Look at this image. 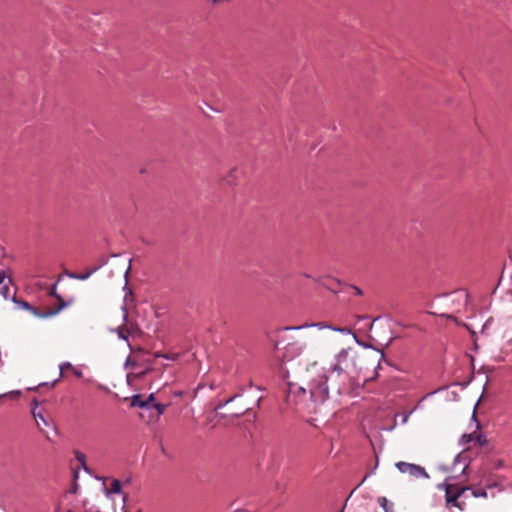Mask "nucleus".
Instances as JSON below:
<instances>
[{"label": "nucleus", "instance_id": "1", "mask_svg": "<svg viewBox=\"0 0 512 512\" xmlns=\"http://www.w3.org/2000/svg\"><path fill=\"white\" fill-rule=\"evenodd\" d=\"M306 378L309 380L306 387L296 384L289 385L288 400L292 395L298 396L301 401L308 396L315 403H323L329 397V392L335 395H345L360 387L358 378L330 367L318 379H311L310 375H307Z\"/></svg>", "mask_w": 512, "mask_h": 512}, {"label": "nucleus", "instance_id": "2", "mask_svg": "<svg viewBox=\"0 0 512 512\" xmlns=\"http://www.w3.org/2000/svg\"><path fill=\"white\" fill-rule=\"evenodd\" d=\"M329 367L358 378L362 370V355L354 347L342 348L334 355Z\"/></svg>", "mask_w": 512, "mask_h": 512}, {"label": "nucleus", "instance_id": "3", "mask_svg": "<svg viewBox=\"0 0 512 512\" xmlns=\"http://www.w3.org/2000/svg\"><path fill=\"white\" fill-rule=\"evenodd\" d=\"M437 488L445 491V501L447 507H456L460 510L464 509L465 503L460 502L459 498L467 490L466 487H462L457 484L441 483L437 485Z\"/></svg>", "mask_w": 512, "mask_h": 512}, {"label": "nucleus", "instance_id": "4", "mask_svg": "<svg viewBox=\"0 0 512 512\" xmlns=\"http://www.w3.org/2000/svg\"><path fill=\"white\" fill-rule=\"evenodd\" d=\"M395 466L401 473L408 474L413 478H429L425 468L420 465L400 461Z\"/></svg>", "mask_w": 512, "mask_h": 512}, {"label": "nucleus", "instance_id": "5", "mask_svg": "<svg viewBox=\"0 0 512 512\" xmlns=\"http://www.w3.org/2000/svg\"><path fill=\"white\" fill-rule=\"evenodd\" d=\"M56 286H57V284H54L51 287L49 295L54 296L55 298H57V300L59 301V305L56 308H48V309H46V311L43 312L42 315H40V317H42V318L52 317V316L58 314L66 306L65 301L61 298V296H59L57 294Z\"/></svg>", "mask_w": 512, "mask_h": 512}, {"label": "nucleus", "instance_id": "6", "mask_svg": "<svg viewBox=\"0 0 512 512\" xmlns=\"http://www.w3.org/2000/svg\"><path fill=\"white\" fill-rule=\"evenodd\" d=\"M107 263V259L102 257L97 265L91 267V268H87L83 273H67V276L72 278V279H77V280H86L88 279L92 274H94L96 271H98L102 266H104L105 264Z\"/></svg>", "mask_w": 512, "mask_h": 512}, {"label": "nucleus", "instance_id": "7", "mask_svg": "<svg viewBox=\"0 0 512 512\" xmlns=\"http://www.w3.org/2000/svg\"><path fill=\"white\" fill-rule=\"evenodd\" d=\"M476 442L479 446H484L487 444V438L481 433H471V434H464L462 436V442L464 444L470 443V442Z\"/></svg>", "mask_w": 512, "mask_h": 512}, {"label": "nucleus", "instance_id": "8", "mask_svg": "<svg viewBox=\"0 0 512 512\" xmlns=\"http://www.w3.org/2000/svg\"><path fill=\"white\" fill-rule=\"evenodd\" d=\"M10 284L11 279L6 277L4 271H0V294L3 295L5 299L10 297Z\"/></svg>", "mask_w": 512, "mask_h": 512}, {"label": "nucleus", "instance_id": "9", "mask_svg": "<svg viewBox=\"0 0 512 512\" xmlns=\"http://www.w3.org/2000/svg\"><path fill=\"white\" fill-rule=\"evenodd\" d=\"M32 414L36 421L38 429L41 432H44V427L50 426V422L43 416L41 412H37L35 409L33 410Z\"/></svg>", "mask_w": 512, "mask_h": 512}, {"label": "nucleus", "instance_id": "10", "mask_svg": "<svg viewBox=\"0 0 512 512\" xmlns=\"http://www.w3.org/2000/svg\"><path fill=\"white\" fill-rule=\"evenodd\" d=\"M312 326H316L318 327L319 329H323V328H329L333 331H337V332H340L346 336L352 334L351 333V330L349 328H346V327H341V328H338V327H334L330 324H326V323H323V322H320V323H317V324H313Z\"/></svg>", "mask_w": 512, "mask_h": 512}, {"label": "nucleus", "instance_id": "11", "mask_svg": "<svg viewBox=\"0 0 512 512\" xmlns=\"http://www.w3.org/2000/svg\"><path fill=\"white\" fill-rule=\"evenodd\" d=\"M13 301L17 304V306L20 308V309H25V310H29L31 311L34 315L40 317V315H42V313H38L37 310L35 308H33L27 301H24V300H16L15 297L13 296Z\"/></svg>", "mask_w": 512, "mask_h": 512}, {"label": "nucleus", "instance_id": "12", "mask_svg": "<svg viewBox=\"0 0 512 512\" xmlns=\"http://www.w3.org/2000/svg\"><path fill=\"white\" fill-rule=\"evenodd\" d=\"M131 405L133 407L149 408V402L145 401L141 395H134L131 399Z\"/></svg>", "mask_w": 512, "mask_h": 512}, {"label": "nucleus", "instance_id": "13", "mask_svg": "<svg viewBox=\"0 0 512 512\" xmlns=\"http://www.w3.org/2000/svg\"><path fill=\"white\" fill-rule=\"evenodd\" d=\"M122 483L118 479H113L110 487L108 489V493H121Z\"/></svg>", "mask_w": 512, "mask_h": 512}, {"label": "nucleus", "instance_id": "14", "mask_svg": "<svg viewBox=\"0 0 512 512\" xmlns=\"http://www.w3.org/2000/svg\"><path fill=\"white\" fill-rule=\"evenodd\" d=\"M378 503L385 512H393V504L390 503L386 497H380Z\"/></svg>", "mask_w": 512, "mask_h": 512}, {"label": "nucleus", "instance_id": "15", "mask_svg": "<svg viewBox=\"0 0 512 512\" xmlns=\"http://www.w3.org/2000/svg\"><path fill=\"white\" fill-rule=\"evenodd\" d=\"M440 317H443V318H447V319H451L453 320L457 325L459 326H465L468 328V326L466 324H464L463 322L459 321L457 317H455L453 314H446V313H442V314H439Z\"/></svg>", "mask_w": 512, "mask_h": 512}, {"label": "nucleus", "instance_id": "16", "mask_svg": "<svg viewBox=\"0 0 512 512\" xmlns=\"http://www.w3.org/2000/svg\"><path fill=\"white\" fill-rule=\"evenodd\" d=\"M124 302H125V306L123 307V310H124V317L126 318L127 317V308H126V306L128 305L129 302H133V294L131 293V291L126 293V295L124 297Z\"/></svg>", "mask_w": 512, "mask_h": 512}, {"label": "nucleus", "instance_id": "17", "mask_svg": "<svg viewBox=\"0 0 512 512\" xmlns=\"http://www.w3.org/2000/svg\"><path fill=\"white\" fill-rule=\"evenodd\" d=\"M469 299V294L466 292H461L456 295L455 301L457 302H463L465 305L467 304Z\"/></svg>", "mask_w": 512, "mask_h": 512}, {"label": "nucleus", "instance_id": "18", "mask_svg": "<svg viewBox=\"0 0 512 512\" xmlns=\"http://www.w3.org/2000/svg\"><path fill=\"white\" fill-rule=\"evenodd\" d=\"M249 410H251V407L247 405H242L237 411L233 413V416L239 417L247 413Z\"/></svg>", "mask_w": 512, "mask_h": 512}, {"label": "nucleus", "instance_id": "19", "mask_svg": "<svg viewBox=\"0 0 512 512\" xmlns=\"http://www.w3.org/2000/svg\"><path fill=\"white\" fill-rule=\"evenodd\" d=\"M167 405L160 404V403H154L151 408H154L157 411V415L160 416L164 413L166 410Z\"/></svg>", "mask_w": 512, "mask_h": 512}, {"label": "nucleus", "instance_id": "20", "mask_svg": "<svg viewBox=\"0 0 512 512\" xmlns=\"http://www.w3.org/2000/svg\"><path fill=\"white\" fill-rule=\"evenodd\" d=\"M129 329L126 327L118 328V336L124 340L128 339Z\"/></svg>", "mask_w": 512, "mask_h": 512}, {"label": "nucleus", "instance_id": "21", "mask_svg": "<svg viewBox=\"0 0 512 512\" xmlns=\"http://www.w3.org/2000/svg\"><path fill=\"white\" fill-rule=\"evenodd\" d=\"M20 395V392L19 391H11L9 393H5V394H2L0 395V400L2 398H6V397H9V398H12V399H17Z\"/></svg>", "mask_w": 512, "mask_h": 512}, {"label": "nucleus", "instance_id": "22", "mask_svg": "<svg viewBox=\"0 0 512 512\" xmlns=\"http://www.w3.org/2000/svg\"><path fill=\"white\" fill-rule=\"evenodd\" d=\"M238 397V395H234L232 397H230L228 400H226L224 403H219L217 406H216V410L218 409H221L223 408L225 405H227L228 403L234 401V399Z\"/></svg>", "mask_w": 512, "mask_h": 512}, {"label": "nucleus", "instance_id": "23", "mask_svg": "<svg viewBox=\"0 0 512 512\" xmlns=\"http://www.w3.org/2000/svg\"><path fill=\"white\" fill-rule=\"evenodd\" d=\"M66 369H70L72 370L73 369V366L71 363L69 362H66V363H63L60 365V371H61V374L66 370Z\"/></svg>", "mask_w": 512, "mask_h": 512}, {"label": "nucleus", "instance_id": "24", "mask_svg": "<svg viewBox=\"0 0 512 512\" xmlns=\"http://www.w3.org/2000/svg\"><path fill=\"white\" fill-rule=\"evenodd\" d=\"M76 459L84 466L86 456L83 453L77 452L76 453Z\"/></svg>", "mask_w": 512, "mask_h": 512}, {"label": "nucleus", "instance_id": "25", "mask_svg": "<svg viewBox=\"0 0 512 512\" xmlns=\"http://www.w3.org/2000/svg\"><path fill=\"white\" fill-rule=\"evenodd\" d=\"M56 512H77L73 508H62L61 506L57 508Z\"/></svg>", "mask_w": 512, "mask_h": 512}, {"label": "nucleus", "instance_id": "26", "mask_svg": "<svg viewBox=\"0 0 512 512\" xmlns=\"http://www.w3.org/2000/svg\"><path fill=\"white\" fill-rule=\"evenodd\" d=\"M154 400H155V396H154V394H150V395L148 396V398H147V399H145V401H148V402H149V408H151V407L153 406V404H154Z\"/></svg>", "mask_w": 512, "mask_h": 512}, {"label": "nucleus", "instance_id": "27", "mask_svg": "<svg viewBox=\"0 0 512 512\" xmlns=\"http://www.w3.org/2000/svg\"><path fill=\"white\" fill-rule=\"evenodd\" d=\"M72 371H73L74 375H75L76 377H78V378H81V377L83 376L82 371H81V370H79V369H76V368H74V367H73Z\"/></svg>", "mask_w": 512, "mask_h": 512}, {"label": "nucleus", "instance_id": "28", "mask_svg": "<svg viewBox=\"0 0 512 512\" xmlns=\"http://www.w3.org/2000/svg\"><path fill=\"white\" fill-rule=\"evenodd\" d=\"M76 492V487L72 490V491H69L68 493L65 494L64 496V499H68L69 497H71L73 494H75Z\"/></svg>", "mask_w": 512, "mask_h": 512}, {"label": "nucleus", "instance_id": "29", "mask_svg": "<svg viewBox=\"0 0 512 512\" xmlns=\"http://www.w3.org/2000/svg\"><path fill=\"white\" fill-rule=\"evenodd\" d=\"M353 290L355 291V294L358 296H361L363 294L362 290L356 286L353 287Z\"/></svg>", "mask_w": 512, "mask_h": 512}, {"label": "nucleus", "instance_id": "30", "mask_svg": "<svg viewBox=\"0 0 512 512\" xmlns=\"http://www.w3.org/2000/svg\"><path fill=\"white\" fill-rule=\"evenodd\" d=\"M163 357L167 358V359H171V360H175L177 358V355L176 354H173L171 356H168V355H163Z\"/></svg>", "mask_w": 512, "mask_h": 512}, {"label": "nucleus", "instance_id": "31", "mask_svg": "<svg viewBox=\"0 0 512 512\" xmlns=\"http://www.w3.org/2000/svg\"><path fill=\"white\" fill-rule=\"evenodd\" d=\"M408 417H409V416H408L407 414H406V415H404V416H403V419H402V422H403V423H406V422H407V420H408Z\"/></svg>", "mask_w": 512, "mask_h": 512}, {"label": "nucleus", "instance_id": "32", "mask_svg": "<svg viewBox=\"0 0 512 512\" xmlns=\"http://www.w3.org/2000/svg\"><path fill=\"white\" fill-rule=\"evenodd\" d=\"M129 270H130V267L127 268L125 275H127L129 273Z\"/></svg>", "mask_w": 512, "mask_h": 512}, {"label": "nucleus", "instance_id": "33", "mask_svg": "<svg viewBox=\"0 0 512 512\" xmlns=\"http://www.w3.org/2000/svg\"><path fill=\"white\" fill-rule=\"evenodd\" d=\"M312 367L316 368L317 367V363H313Z\"/></svg>", "mask_w": 512, "mask_h": 512}, {"label": "nucleus", "instance_id": "34", "mask_svg": "<svg viewBox=\"0 0 512 512\" xmlns=\"http://www.w3.org/2000/svg\"><path fill=\"white\" fill-rule=\"evenodd\" d=\"M260 400H261V398L257 399V406L259 405Z\"/></svg>", "mask_w": 512, "mask_h": 512}]
</instances>
